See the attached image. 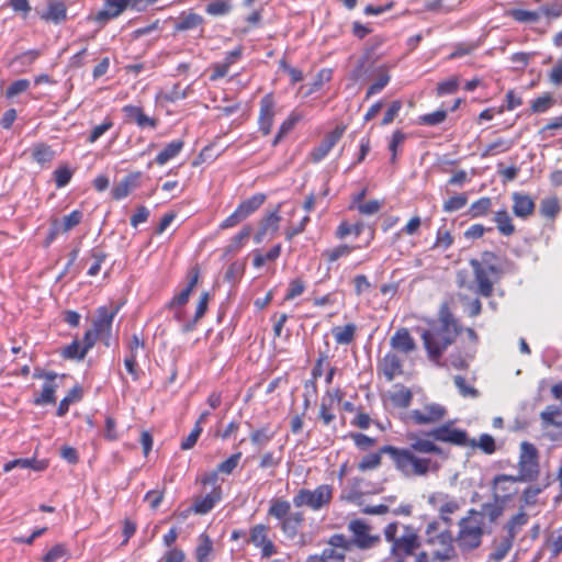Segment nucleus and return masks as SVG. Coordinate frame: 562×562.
Listing matches in <instances>:
<instances>
[{"mask_svg":"<svg viewBox=\"0 0 562 562\" xmlns=\"http://www.w3.org/2000/svg\"><path fill=\"white\" fill-rule=\"evenodd\" d=\"M406 437L409 442L407 447H382V452H386L396 471L405 477L426 476L430 471H436L437 465L430 456H441L442 448L422 432H408Z\"/></svg>","mask_w":562,"mask_h":562,"instance_id":"obj_1","label":"nucleus"},{"mask_svg":"<svg viewBox=\"0 0 562 562\" xmlns=\"http://www.w3.org/2000/svg\"><path fill=\"white\" fill-rule=\"evenodd\" d=\"M427 325L428 327L422 333V340L428 359L439 362L449 346L463 331V327L447 302L440 305L437 318L428 321Z\"/></svg>","mask_w":562,"mask_h":562,"instance_id":"obj_2","label":"nucleus"},{"mask_svg":"<svg viewBox=\"0 0 562 562\" xmlns=\"http://www.w3.org/2000/svg\"><path fill=\"white\" fill-rule=\"evenodd\" d=\"M470 266L473 270L474 281L476 283V292L490 297L494 291V283L502 273L498 265V258L493 251H483L480 259H471Z\"/></svg>","mask_w":562,"mask_h":562,"instance_id":"obj_3","label":"nucleus"},{"mask_svg":"<svg viewBox=\"0 0 562 562\" xmlns=\"http://www.w3.org/2000/svg\"><path fill=\"white\" fill-rule=\"evenodd\" d=\"M267 515L279 521V528L288 539H294L305 522L304 513L302 510L293 512L291 503L282 497H274L270 501Z\"/></svg>","mask_w":562,"mask_h":562,"instance_id":"obj_4","label":"nucleus"},{"mask_svg":"<svg viewBox=\"0 0 562 562\" xmlns=\"http://www.w3.org/2000/svg\"><path fill=\"white\" fill-rule=\"evenodd\" d=\"M458 526L456 541L462 551H472L481 546L485 528L482 513L475 509L468 510L467 516L460 519Z\"/></svg>","mask_w":562,"mask_h":562,"instance_id":"obj_5","label":"nucleus"},{"mask_svg":"<svg viewBox=\"0 0 562 562\" xmlns=\"http://www.w3.org/2000/svg\"><path fill=\"white\" fill-rule=\"evenodd\" d=\"M334 498V486L330 484L317 485L314 490L300 488L293 496V505L297 508L307 507L313 512L327 508Z\"/></svg>","mask_w":562,"mask_h":562,"instance_id":"obj_6","label":"nucleus"},{"mask_svg":"<svg viewBox=\"0 0 562 562\" xmlns=\"http://www.w3.org/2000/svg\"><path fill=\"white\" fill-rule=\"evenodd\" d=\"M422 434L434 442L440 441L457 447H474L475 445V439H470L465 430L453 427L452 422L445 423Z\"/></svg>","mask_w":562,"mask_h":562,"instance_id":"obj_7","label":"nucleus"},{"mask_svg":"<svg viewBox=\"0 0 562 562\" xmlns=\"http://www.w3.org/2000/svg\"><path fill=\"white\" fill-rule=\"evenodd\" d=\"M267 195L262 192L256 193L250 198L243 200L234 212L223 220L218 228L222 231L233 228L257 212L266 202Z\"/></svg>","mask_w":562,"mask_h":562,"instance_id":"obj_8","label":"nucleus"},{"mask_svg":"<svg viewBox=\"0 0 562 562\" xmlns=\"http://www.w3.org/2000/svg\"><path fill=\"white\" fill-rule=\"evenodd\" d=\"M518 473L524 482H531L538 479L540 473L539 451L529 441H522L519 447Z\"/></svg>","mask_w":562,"mask_h":562,"instance_id":"obj_9","label":"nucleus"},{"mask_svg":"<svg viewBox=\"0 0 562 562\" xmlns=\"http://www.w3.org/2000/svg\"><path fill=\"white\" fill-rule=\"evenodd\" d=\"M439 522L437 520H432L427 524L425 533L427 537V543L429 544H440L441 548L434 551L432 555L436 560L441 562L450 561L456 558V550L452 544V537L450 532L442 531L439 532Z\"/></svg>","mask_w":562,"mask_h":562,"instance_id":"obj_10","label":"nucleus"},{"mask_svg":"<svg viewBox=\"0 0 562 562\" xmlns=\"http://www.w3.org/2000/svg\"><path fill=\"white\" fill-rule=\"evenodd\" d=\"M419 547L420 541L416 530L405 526L398 539L391 544L390 561L406 562L407 558L414 555Z\"/></svg>","mask_w":562,"mask_h":562,"instance_id":"obj_11","label":"nucleus"},{"mask_svg":"<svg viewBox=\"0 0 562 562\" xmlns=\"http://www.w3.org/2000/svg\"><path fill=\"white\" fill-rule=\"evenodd\" d=\"M348 531L351 538H347L348 548L352 551L353 548L368 550L373 548L380 542V537L372 533V528L362 519H353L348 524Z\"/></svg>","mask_w":562,"mask_h":562,"instance_id":"obj_12","label":"nucleus"},{"mask_svg":"<svg viewBox=\"0 0 562 562\" xmlns=\"http://www.w3.org/2000/svg\"><path fill=\"white\" fill-rule=\"evenodd\" d=\"M122 304L111 303L97 308V316L92 322V329L100 336L104 346H110L112 335V325L115 316L120 312Z\"/></svg>","mask_w":562,"mask_h":562,"instance_id":"obj_13","label":"nucleus"},{"mask_svg":"<svg viewBox=\"0 0 562 562\" xmlns=\"http://www.w3.org/2000/svg\"><path fill=\"white\" fill-rule=\"evenodd\" d=\"M447 415L445 406L438 403H426L420 408L407 413L405 422L415 426H428L440 423Z\"/></svg>","mask_w":562,"mask_h":562,"instance_id":"obj_14","label":"nucleus"},{"mask_svg":"<svg viewBox=\"0 0 562 562\" xmlns=\"http://www.w3.org/2000/svg\"><path fill=\"white\" fill-rule=\"evenodd\" d=\"M270 533L271 528L265 524H257L249 528L248 542L259 549L262 559H269L278 553V549Z\"/></svg>","mask_w":562,"mask_h":562,"instance_id":"obj_15","label":"nucleus"},{"mask_svg":"<svg viewBox=\"0 0 562 562\" xmlns=\"http://www.w3.org/2000/svg\"><path fill=\"white\" fill-rule=\"evenodd\" d=\"M427 502L438 512L440 519L447 524L451 521L450 516L461 508V504L457 497L442 491L431 493Z\"/></svg>","mask_w":562,"mask_h":562,"instance_id":"obj_16","label":"nucleus"},{"mask_svg":"<svg viewBox=\"0 0 562 562\" xmlns=\"http://www.w3.org/2000/svg\"><path fill=\"white\" fill-rule=\"evenodd\" d=\"M277 115V101L272 92L266 93L259 102L258 131L267 136L271 133Z\"/></svg>","mask_w":562,"mask_h":562,"instance_id":"obj_17","label":"nucleus"},{"mask_svg":"<svg viewBox=\"0 0 562 562\" xmlns=\"http://www.w3.org/2000/svg\"><path fill=\"white\" fill-rule=\"evenodd\" d=\"M122 113L126 124H134L139 130H156L159 125V119L148 115L140 105L125 104Z\"/></svg>","mask_w":562,"mask_h":562,"instance_id":"obj_18","label":"nucleus"},{"mask_svg":"<svg viewBox=\"0 0 562 562\" xmlns=\"http://www.w3.org/2000/svg\"><path fill=\"white\" fill-rule=\"evenodd\" d=\"M346 128L345 124H340L328 132L323 140L310 151V160L313 164L322 161L344 136Z\"/></svg>","mask_w":562,"mask_h":562,"instance_id":"obj_19","label":"nucleus"},{"mask_svg":"<svg viewBox=\"0 0 562 562\" xmlns=\"http://www.w3.org/2000/svg\"><path fill=\"white\" fill-rule=\"evenodd\" d=\"M520 476L501 474L493 480L492 491L496 499L506 502L512 499L518 493V483Z\"/></svg>","mask_w":562,"mask_h":562,"instance_id":"obj_20","label":"nucleus"},{"mask_svg":"<svg viewBox=\"0 0 562 562\" xmlns=\"http://www.w3.org/2000/svg\"><path fill=\"white\" fill-rule=\"evenodd\" d=\"M281 204H278L276 209L268 212L259 222L258 231L254 236L256 244H261L267 237L273 238L279 231L281 216H280Z\"/></svg>","mask_w":562,"mask_h":562,"instance_id":"obj_21","label":"nucleus"},{"mask_svg":"<svg viewBox=\"0 0 562 562\" xmlns=\"http://www.w3.org/2000/svg\"><path fill=\"white\" fill-rule=\"evenodd\" d=\"M128 8V0H104L103 8L95 14L88 16V20L104 26L109 21L119 18Z\"/></svg>","mask_w":562,"mask_h":562,"instance_id":"obj_22","label":"nucleus"},{"mask_svg":"<svg viewBox=\"0 0 562 562\" xmlns=\"http://www.w3.org/2000/svg\"><path fill=\"white\" fill-rule=\"evenodd\" d=\"M244 55V48L241 45L236 46L234 49L227 52L221 61L213 63L210 67L211 81H217L224 77H226L229 72V69L233 65L237 64Z\"/></svg>","mask_w":562,"mask_h":562,"instance_id":"obj_23","label":"nucleus"},{"mask_svg":"<svg viewBox=\"0 0 562 562\" xmlns=\"http://www.w3.org/2000/svg\"><path fill=\"white\" fill-rule=\"evenodd\" d=\"M391 351L408 356L416 351L417 345L406 327L397 328L390 338Z\"/></svg>","mask_w":562,"mask_h":562,"instance_id":"obj_24","label":"nucleus"},{"mask_svg":"<svg viewBox=\"0 0 562 562\" xmlns=\"http://www.w3.org/2000/svg\"><path fill=\"white\" fill-rule=\"evenodd\" d=\"M329 546L323 550L322 562H345L346 554L351 552L344 535H334L329 540Z\"/></svg>","mask_w":562,"mask_h":562,"instance_id":"obj_25","label":"nucleus"},{"mask_svg":"<svg viewBox=\"0 0 562 562\" xmlns=\"http://www.w3.org/2000/svg\"><path fill=\"white\" fill-rule=\"evenodd\" d=\"M378 369L387 382H392L396 376L404 373V361L401 355L390 350L380 360Z\"/></svg>","mask_w":562,"mask_h":562,"instance_id":"obj_26","label":"nucleus"},{"mask_svg":"<svg viewBox=\"0 0 562 562\" xmlns=\"http://www.w3.org/2000/svg\"><path fill=\"white\" fill-rule=\"evenodd\" d=\"M200 278V269L198 266L192 267L187 273L188 283L178 294L173 295L170 302L167 304L169 310L176 306H183L188 303L190 295L196 286Z\"/></svg>","mask_w":562,"mask_h":562,"instance_id":"obj_27","label":"nucleus"},{"mask_svg":"<svg viewBox=\"0 0 562 562\" xmlns=\"http://www.w3.org/2000/svg\"><path fill=\"white\" fill-rule=\"evenodd\" d=\"M34 378H44L46 381L42 387V392L38 396H36L33 401L35 405H47L54 404L56 402V390L57 384L55 380L57 378V373L55 372H45V373H34Z\"/></svg>","mask_w":562,"mask_h":562,"instance_id":"obj_28","label":"nucleus"},{"mask_svg":"<svg viewBox=\"0 0 562 562\" xmlns=\"http://www.w3.org/2000/svg\"><path fill=\"white\" fill-rule=\"evenodd\" d=\"M142 172L134 171L126 175L120 182H117L111 190V195L114 200L120 201L130 195L135 189L139 187Z\"/></svg>","mask_w":562,"mask_h":562,"instance_id":"obj_29","label":"nucleus"},{"mask_svg":"<svg viewBox=\"0 0 562 562\" xmlns=\"http://www.w3.org/2000/svg\"><path fill=\"white\" fill-rule=\"evenodd\" d=\"M38 14L44 22L60 24L67 20V7L63 1L48 0L46 9Z\"/></svg>","mask_w":562,"mask_h":562,"instance_id":"obj_30","label":"nucleus"},{"mask_svg":"<svg viewBox=\"0 0 562 562\" xmlns=\"http://www.w3.org/2000/svg\"><path fill=\"white\" fill-rule=\"evenodd\" d=\"M222 499V488L214 486L211 493L194 499L192 509L194 514L205 515Z\"/></svg>","mask_w":562,"mask_h":562,"instance_id":"obj_31","label":"nucleus"},{"mask_svg":"<svg viewBox=\"0 0 562 562\" xmlns=\"http://www.w3.org/2000/svg\"><path fill=\"white\" fill-rule=\"evenodd\" d=\"M30 151L32 160L41 168H48L56 157L53 147L44 142L33 144Z\"/></svg>","mask_w":562,"mask_h":562,"instance_id":"obj_32","label":"nucleus"},{"mask_svg":"<svg viewBox=\"0 0 562 562\" xmlns=\"http://www.w3.org/2000/svg\"><path fill=\"white\" fill-rule=\"evenodd\" d=\"M513 213L522 220L528 218L535 212V201L525 193L514 192L512 194Z\"/></svg>","mask_w":562,"mask_h":562,"instance_id":"obj_33","label":"nucleus"},{"mask_svg":"<svg viewBox=\"0 0 562 562\" xmlns=\"http://www.w3.org/2000/svg\"><path fill=\"white\" fill-rule=\"evenodd\" d=\"M303 117H304V115L302 112H300L297 110L291 111L289 113V115L280 124V126L271 142V146L272 147L278 146L283 140V138L294 130L296 124L303 120Z\"/></svg>","mask_w":562,"mask_h":562,"instance_id":"obj_34","label":"nucleus"},{"mask_svg":"<svg viewBox=\"0 0 562 562\" xmlns=\"http://www.w3.org/2000/svg\"><path fill=\"white\" fill-rule=\"evenodd\" d=\"M505 15L520 24H536L540 21V12L538 10H527L520 7L508 9Z\"/></svg>","mask_w":562,"mask_h":562,"instance_id":"obj_35","label":"nucleus"},{"mask_svg":"<svg viewBox=\"0 0 562 562\" xmlns=\"http://www.w3.org/2000/svg\"><path fill=\"white\" fill-rule=\"evenodd\" d=\"M184 147L182 139H176L168 143L155 157L154 162L158 166H164L171 159L176 158Z\"/></svg>","mask_w":562,"mask_h":562,"instance_id":"obj_36","label":"nucleus"},{"mask_svg":"<svg viewBox=\"0 0 562 562\" xmlns=\"http://www.w3.org/2000/svg\"><path fill=\"white\" fill-rule=\"evenodd\" d=\"M528 514L524 509H520L517 514L512 516L510 519L504 526V529L506 530V537L515 541L516 536L522 530V528L528 524Z\"/></svg>","mask_w":562,"mask_h":562,"instance_id":"obj_37","label":"nucleus"},{"mask_svg":"<svg viewBox=\"0 0 562 562\" xmlns=\"http://www.w3.org/2000/svg\"><path fill=\"white\" fill-rule=\"evenodd\" d=\"M251 235V227L245 225L237 234H235L224 248L225 255L237 254L247 243Z\"/></svg>","mask_w":562,"mask_h":562,"instance_id":"obj_38","label":"nucleus"},{"mask_svg":"<svg viewBox=\"0 0 562 562\" xmlns=\"http://www.w3.org/2000/svg\"><path fill=\"white\" fill-rule=\"evenodd\" d=\"M209 302H210V293L209 292H202L195 308V313L193 316V319L190 322H187L182 325V331L189 333L192 331L196 324L200 322L201 318L206 314L209 308Z\"/></svg>","mask_w":562,"mask_h":562,"instance_id":"obj_39","label":"nucleus"},{"mask_svg":"<svg viewBox=\"0 0 562 562\" xmlns=\"http://www.w3.org/2000/svg\"><path fill=\"white\" fill-rule=\"evenodd\" d=\"M357 329L356 324L348 323L344 326H335L331 333L337 345H350L356 339Z\"/></svg>","mask_w":562,"mask_h":562,"instance_id":"obj_40","label":"nucleus"},{"mask_svg":"<svg viewBox=\"0 0 562 562\" xmlns=\"http://www.w3.org/2000/svg\"><path fill=\"white\" fill-rule=\"evenodd\" d=\"M359 245L340 244L333 248L325 249L322 257L328 262L333 263L342 257H348L352 251L360 249Z\"/></svg>","mask_w":562,"mask_h":562,"instance_id":"obj_41","label":"nucleus"},{"mask_svg":"<svg viewBox=\"0 0 562 562\" xmlns=\"http://www.w3.org/2000/svg\"><path fill=\"white\" fill-rule=\"evenodd\" d=\"M423 225V220L419 215L412 216L407 223L397 232H395L391 238V244L395 245L403 236H415L419 234Z\"/></svg>","mask_w":562,"mask_h":562,"instance_id":"obj_42","label":"nucleus"},{"mask_svg":"<svg viewBox=\"0 0 562 562\" xmlns=\"http://www.w3.org/2000/svg\"><path fill=\"white\" fill-rule=\"evenodd\" d=\"M82 217L83 213L80 210H74L68 215H65L61 220L54 217L52 221L54 224H57V228L61 232V234H67L81 223Z\"/></svg>","mask_w":562,"mask_h":562,"instance_id":"obj_43","label":"nucleus"},{"mask_svg":"<svg viewBox=\"0 0 562 562\" xmlns=\"http://www.w3.org/2000/svg\"><path fill=\"white\" fill-rule=\"evenodd\" d=\"M514 544V540L504 536L494 542L493 549L488 554V562H501L509 553Z\"/></svg>","mask_w":562,"mask_h":562,"instance_id":"obj_44","label":"nucleus"},{"mask_svg":"<svg viewBox=\"0 0 562 562\" xmlns=\"http://www.w3.org/2000/svg\"><path fill=\"white\" fill-rule=\"evenodd\" d=\"M494 222L501 235L512 236L516 228L513 224V220L506 209H502L495 212Z\"/></svg>","mask_w":562,"mask_h":562,"instance_id":"obj_45","label":"nucleus"},{"mask_svg":"<svg viewBox=\"0 0 562 562\" xmlns=\"http://www.w3.org/2000/svg\"><path fill=\"white\" fill-rule=\"evenodd\" d=\"M514 146V140L509 138L499 137L484 148L481 153L482 158H487L498 154L507 153Z\"/></svg>","mask_w":562,"mask_h":562,"instance_id":"obj_46","label":"nucleus"},{"mask_svg":"<svg viewBox=\"0 0 562 562\" xmlns=\"http://www.w3.org/2000/svg\"><path fill=\"white\" fill-rule=\"evenodd\" d=\"M203 23L204 19L200 14L194 12L183 13L176 24L175 30L177 32L193 30L203 25Z\"/></svg>","mask_w":562,"mask_h":562,"instance_id":"obj_47","label":"nucleus"},{"mask_svg":"<svg viewBox=\"0 0 562 562\" xmlns=\"http://www.w3.org/2000/svg\"><path fill=\"white\" fill-rule=\"evenodd\" d=\"M213 552V541L210 536L205 532L199 536V544L194 550V557L196 562L209 561V555Z\"/></svg>","mask_w":562,"mask_h":562,"instance_id":"obj_48","label":"nucleus"},{"mask_svg":"<svg viewBox=\"0 0 562 562\" xmlns=\"http://www.w3.org/2000/svg\"><path fill=\"white\" fill-rule=\"evenodd\" d=\"M540 418L544 426L562 427V408L555 405H549L541 412Z\"/></svg>","mask_w":562,"mask_h":562,"instance_id":"obj_49","label":"nucleus"},{"mask_svg":"<svg viewBox=\"0 0 562 562\" xmlns=\"http://www.w3.org/2000/svg\"><path fill=\"white\" fill-rule=\"evenodd\" d=\"M555 104V99L550 92H544L530 103V112L535 114L546 113Z\"/></svg>","mask_w":562,"mask_h":562,"instance_id":"obj_50","label":"nucleus"},{"mask_svg":"<svg viewBox=\"0 0 562 562\" xmlns=\"http://www.w3.org/2000/svg\"><path fill=\"white\" fill-rule=\"evenodd\" d=\"M60 357L66 360H78L81 361L87 356V351L80 345L78 339H74L69 345L65 346L60 350Z\"/></svg>","mask_w":562,"mask_h":562,"instance_id":"obj_51","label":"nucleus"},{"mask_svg":"<svg viewBox=\"0 0 562 562\" xmlns=\"http://www.w3.org/2000/svg\"><path fill=\"white\" fill-rule=\"evenodd\" d=\"M491 207L492 199L488 196H482L470 205L468 210V215L470 216V218L483 217L488 214Z\"/></svg>","mask_w":562,"mask_h":562,"instance_id":"obj_52","label":"nucleus"},{"mask_svg":"<svg viewBox=\"0 0 562 562\" xmlns=\"http://www.w3.org/2000/svg\"><path fill=\"white\" fill-rule=\"evenodd\" d=\"M82 397V390L79 385L74 386L68 394L59 402L56 415L59 417L65 416L69 411V405L74 402L80 401Z\"/></svg>","mask_w":562,"mask_h":562,"instance_id":"obj_53","label":"nucleus"},{"mask_svg":"<svg viewBox=\"0 0 562 562\" xmlns=\"http://www.w3.org/2000/svg\"><path fill=\"white\" fill-rule=\"evenodd\" d=\"M282 247L280 244L274 245L267 254H262L259 250L254 252L252 265L255 268H261L267 261H274L281 255Z\"/></svg>","mask_w":562,"mask_h":562,"instance_id":"obj_54","label":"nucleus"},{"mask_svg":"<svg viewBox=\"0 0 562 562\" xmlns=\"http://www.w3.org/2000/svg\"><path fill=\"white\" fill-rule=\"evenodd\" d=\"M382 454H386L382 452V447L376 452L366 454L358 463V470L366 472L379 468L382 463Z\"/></svg>","mask_w":562,"mask_h":562,"instance_id":"obj_55","label":"nucleus"},{"mask_svg":"<svg viewBox=\"0 0 562 562\" xmlns=\"http://www.w3.org/2000/svg\"><path fill=\"white\" fill-rule=\"evenodd\" d=\"M390 398L394 406L407 408L412 403L413 393L408 387L400 385L398 389L391 394Z\"/></svg>","mask_w":562,"mask_h":562,"instance_id":"obj_56","label":"nucleus"},{"mask_svg":"<svg viewBox=\"0 0 562 562\" xmlns=\"http://www.w3.org/2000/svg\"><path fill=\"white\" fill-rule=\"evenodd\" d=\"M232 2L229 0H212L205 7V12L212 16H223L232 11Z\"/></svg>","mask_w":562,"mask_h":562,"instance_id":"obj_57","label":"nucleus"},{"mask_svg":"<svg viewBox=\"0 0 562 562\" xmlns=\"http://www.w3.org/2000/svg\"><path fill=\"white\" fill-rule=\"evenodd\" d=\"M191 86L182 88L180 83H175L169 91L162 92L158 98L167 102H176L188 97Z\"/></svg>","mask_w":562,"mask_h":562,"instance_id":"obj_58","label":"nucleus"},{"mask_svg":"<svg viewBox=\"0 0 562 562\" xmlns=\"http://www.w3.org/2000/svg\"><path fill=\"white\" fill-rule=\"evenodd\" d=\"M560 210L558 199L552 196L541 201L539 212L543 217L553 220L559 214Z\"/></svg>","mask_w":562,"mask_h":562,"instance_id":"obj_59","label":"nucleus"},{"mask_svg":"<svg viewBox=\"0 0 562 562\" xmlns=\"http://www.w3.org/2000/svg\"><path fill=\"white\" fill-rule=\"evenodd\" d=\"M241 452L237 451L233 454H231L226 460L220 462L217 467V472H221V474L224 475H231L233 472L237 469L239 465V462L241 460Z\"/></svg>","mask_w":562,"mask_h":562,"instance_id":"obj_60","label":"nucleus"},{"mask_svg":"<svg viewBox=\"0 0 562 562\" xmlns=\"http://www.w3.org/2000/svg\"><path fill=\"white\" fill-rule=\"evenodd\" d=\"M318 418L322 420L324 426H329L336 418L334 404L324 397L319 404Z\"/></svg>","mask_w":562,"mask_h":562,"instance_id":"obj_61","label":"nucleus"},{"mask_svg":"<svg viewBox=\"0 0 562 562\" xmlns=\"http://www.w3.org/2000/svg\"><path fill=\"white\" fill-rule=\"evenodd\" d=\"M447 119L446 110H437L432 113H427L418 117V124L426 126H436L443 123Z\"/></svg>","mask_w":562,"mask_h":562,"instance_id":"obj_62","label":"nucleus"},{"mask_svg":"<svg viewBox=\"0 0 562 562\" xmlns=\"http://www.w3.org/2000/svg\"><path fill=\"white\" fill-rule=\"evenodd\" d=\"M72 175H74L72 170L67 165L59 166L53 172L56 188L60 189V188L66 187L70 182Z\"/></svg>","mask_w":562,"mask_h":562,"instance_id":"obj_63","label":"nucleus"},{"mask_svg":"<svg viewBox=\"0 0 562 562\" xmlns=\"http://www.w3.org/2000/svg\"><path fill=\"white\" fill-rule=\"evenodd\" d=\"M467 203L468 198L465 194H456L443 202L442 210L447 213H452L463 209L467 205Z\"/></svg>","mask_w":562,"mask_h":562,"instance_id":"obj_64","label":"nucleus"}]
</instances>
